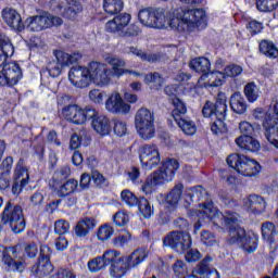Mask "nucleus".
<instances>
[{
	"mask_svg": "<svg viewBox=\"0 0 278 278\" xmlns=\"http://www.w3.org/2000/svg\"><path fill=\"white\" fill-rule=\"evenodd\" d=\"M110 66L105 63L92 61L87 66L76 65L68 72V80L75 88H88L93 84L98 88L110 86Z\"/></svg>",
	"mask_w": 278,
	"mask_h": 278,
	"instance_id": "obj_1",
	"label": "nucleus"
},
{
	"mask_svg": "<svg viewBox=\"0 0 278 278\" xmlns=\"http://www.w3.org/2000/svg\"><path fill=\"white\" fill-rule=\"evenodd\" d=\"M199 218L205 220H212L214 225H227L229 229V242L230 244H241L243 238L247 237V231L242 227H238L240 223V215L238 213L226 212L224 215L218 212V208L214 206L213 202L204 203L200 205V210L195 213Z\"/></svg>",
	"mask_w": 278,
	"mask_h": 278,
	"instance_id": "obj_2",
	"label": "nucleus"
},
{
	"mask_svg": "<svg viewBox=\"0 0 278 278\" xmlns=\"http://www.w3.org/2000/svg\"><path fill=\"white\" fill-rule=\"evenodd\" d=\"M138 20L146 27L153 29H175V10L164 14V9L144 8L139 10Z\"/></svg>",
	"mask_w": 278,
	"mask_h": 278,
	"instance_id": "obj_3",
	"label": "nucleus"
},
{
	"mask_svg": "<svg viewBox=\"0 0 278 278\" xmlns=\"http://www.w3.org/2000/svg\"><path fill=\"white\" fill-rule=\"evenodd\" d=\"M14 54H8L5 49L0 48V66H3L0 71V88H12L16 86L21 79H23V71L16 62L5 63L8 58H12Z\"/></svg>",
	"mask_w": 278,
	"mask_h": 278,
	"instance_id": "obj_4",
	"label": "nucleus"
},
{
	"mask_svg": "<svg viewBox=\"0 0 278 278\" xmlns=\"http://www.w3.org/2000/svg\"><path fill=\"white\" fill-rule=\"evenodd\" d=\"M226 162L230 168H233V170L242 177H257V175L262 173L260 162L244 154H230Z\"/></svg>",
	"mask_w": 278,
	"mask_h": 278,
	"instance_id": "obj_5",
	"label": "nucleus"
},
{
	"mask_svg": "<svg viewBox=\"0 0 278 278\" xmlns=\"http://www.w3.org/2000/svg\"><path fill=\"white\" fill-rule=\"evenodd\" d=\"M129 23H131V15L129 13H122L106 22L105 30L109 34H115L121 38L138 36V34H140V28L135 24L129 25Z\"/></svg>",
	"mask_w": 278,
	"mask_h": 278,
	"instance_id": "obj_6",
	"label": "nucleus"
},
{
	"mask_svg": "<svg viewBox=\"0 0 278 278\" xmlns=\"http://www.w3.org/2000/svg\"><path fill=\"white\" fill-rule=\"evenodd\" d=\"M178 29L181 31H194L207 27V14L203 9L184 11L177 16Z\"/></svg>",
	"mask_w": 278,
	"mask_h": 278,
	"instance_id": "obj_7",
	"label": "nucleus"
},
{
	"mask_svg": "<svg viewBox=\"0 0 278 278\" xmlns=\"http://www.w3.org/2000/svg\"><path fill=\"white\" fill-rule=\"evenodd\" d=\"M135 129L141 140H153L155 138V115L147 108L139 109L135 114Z\"/></svg>",
	"mask_w": 278,
	"mask_h": 278,
	"instance_id": "obj_8",
	"label": "nucleus"
},
{
	"mask_svg": "<svg viewBox=\"0 0 278 278\" xmlns=\"http://www.w3.org/2000/svg\"><path fill=\"white\" fill-rule=\"evenodd\" d=\"M252 116L256 121L263 122V128L265 129V138L269 144H273L278 149V127L273 122V113H269L268 109L256 108Z\"/></svg>",
	"mask_w": 278,
	"mask_h": 278,
	"instance_id": "obj_9",
	"label": "nucleus"
},
{
	"mask_svg": "<svg viewBox=\"0 0 278 278\" xmlns=\"http://www.w3.org/2000/svg\"><path fill=\"white\" fill-rule=\"evenodd\" d=\"M2 223H4V225H10L13 233H23V231H25L23 207L12 206V203L9 202L2 213Z\"/></svg>",
	"mask_w": 278,
	"mask_h": 278,
	"instance_id": "obj_10",
	"label": "nucleus"
},
{
	"mask_svg": "<svg viewBox=\"0 0 278 278\" xmlns=\"http://www.w3.org/2000/svg\"><path fill=\"white\" fill-rule=\"evenodd\" d=\"M62 114L66 121H70L74 125H85L86 121H90V118L97 116V110L81 109L77 104H71L63 109Z\"/></svg>",
	"mask_w": 278,
	"mask_h": 278,
	"instance_id": "obj_11",
	"label": "nucleus"
},
{
	"mask_svg": "<svg viewBox=\"0 0 278 278\" xmlns=\"http://www.w3.org/2000/svg\"><path fill=\"white\" fill-rule=\"evenodd\" d=\"M139 160L144 170H153L160 166L162 159L160 156V148L155 144H143L139 148Z\"/></svg>",
	"mask_w": 278,
	"mask_h": 278,
	"instance_id": "obj_12",
	"label": "nucleus"
},
{
	"mask_svg": "<svg viewBox=\"0 0 278 278\" xmlns=\"http://www.w3.org/2000/svg\"><path fill=\"white\" fill-rule=\"evenodd\" d=\"M203 116L205 118H214L220 116V118H226L227 116V96L224 92H219L216 98V103L207 101L202 110Z\"/></svg>",
	"mask_w": 278,
	"mask_h": 278,
	"instance_id": "obj_13",
	"label": "nucleus"
},
{
	"mask_svg": "<svg viewBox=\"0 0 278 278\" xmlns=\"http://www.w3.org/2000/svg\"><path fill=\"white\" fill-rule=\"evenodd\" d=\"M106 64L109 65V79L112 84V77H123V75H134V77H142V74L136 71H131L125 67V60L118 56H109L105 59Z\"/></svg>",
	"mask_w": 278,
	"mask_h": 278,
	"instance_id": "obj_14",
	"label": "nucleus"
},
{
	"mask_svg": "<svg viewBox=\"0 0 278 278\" xmlns=\"http://www.w3.org/2000/svg\"><path fill=\"white\" fill-rule=\"evenodd\" d=\"M104 106L110 114H129L131 112V105L123 99L118 91H113L108 96Z\"/></svg>",
	"mask_w": 278,
	"mask_h": 278,
	"instance_id": "obj_15",
	"label": "nucleus"
},
{
	"mask_svg": "<svg viewBox=\"0 0 278 278\" xmlns=\"http://www.w3.org/2000/svg\"><path fill=\"white\" fill-rule=\"evenodd\" d=\"M13 180V194H21V192H23V188L29 184V167L26 166L23 160H20L15 165Z\"/></svg>",
	"mask_w": 278,
	"mask_h": 278,
	"instance_id": "obj_16",
	"label": "nucleus"
},
{
	"mask_svg": "<svg viewBox=\"0 0 278 278\" xmlns=\"http://www.w3.org/2000/svg\"><path fill=\"white\" fill-rule=\"evenodd\" d=\"M176 225L179 227V229H182L181 231H176V251L177 253H186V251H188L192 245L190 233L184 231V229H188V220L185 218H179L176 222Z\"/></svg>",
	"mask_w": 278,
	"mask_h": 278,
	"instance_id": "obj_17",
	"label": "nucleus"
},
{
	"mask_svg": "<svg viewBox=\"0 0 278 278\" xmlns=\"http://www.w3.org/2000/svg\"><path fill=\"white\" fill-rule=\"evenodd\" d=\"M109 275L112 278H123L127 275L128 270H131L129 267V258H125V256H121V253L115 251V257L110 262Z\"/></svg>",
	"mask_w": 278,
	"mask_h": 278,
	"instance_id": "obj_18",
	"label": "nucleus"
},
{
	"mask_svg": "<svg viewBox=\"0 0 278 278\" xmlns=\"http://www.w3.org/2000/svg\"><path fill=\"white\" fill-rule=\"evenodd\" d=\"M2 20L5 24L14 29L15 31H23L25 29V25L23 24V17L21 13L16 11V9L7 7L1 12Z\"/></svg>",
	"mask_w": 278,
	"mask_h": 278,
	"instance_id": "obj_19",
	"label": "nucleus"
},
{
	"mask_svg": "<svg viewBox=\"0 0 278 278\" xmlns=\"http://www.w3.org/2000/svg\"><path fill=\"white\" fill-rule=\"evenodd\" d=\"M243 207L250 214L260 216L266 212V200L262 195L251 194L243 199Z\"/></svg>",
	"mask_w": 278,
	"mask_h": 278,
	"instance_id": "obj_20",
	"label": "nucleus"
},
{
	"mask_svg": "<svg viewBox=\"0 0 278 278\" xmlns=\"http://www.w3.org/2000/svg\"><path fill=\"white\" fill-rule=\"evenodd\" d=\"M114 257H116V251L108 250L102 256L90 260L87 265L89 273H99V270H103L105 266H110V263L114 261Z\"/></svg>",
	"mask_w": 278,
	"mask_h": 278,
	"instance_id": "obj_21",
	"label": "nucleus"
},
{
	"mask_svg": "<svg viewBox=\"0 0 278 278\" xmlns=\"http://www.w3.org/2000/svg\"><path fill=\"white\" fill-rule=\"evenodd\" d=\"M225 81H227V78H225V74L220 71L208 72L203 74L199 79L200 86L204 88H218L223 86Z\"/></svg>",
	"mask_w": 278,
	"mask_h": 278,
	"instance_id": "obj_22",
	"label": "nucleus"
},
{
	"mask_svg": "<svg viewBox=\"0 0 278 278\" xmlns=\"http://www.w3.org/2000/svg\"><path fill=\"white\" fill-rule=\"evenodd\" d=\"M235 142L239 149L249 153H257L262 149V144L257 139L253 138V135H240Z\"/></svg>",
	"mask_w": 278,
	"mask_h": 278,
	"instance_id": "obj_23",
	"label": "nucleus"
},
{
	"mask_svg": "<svg viewBox=\"0 0 278 278\" xmlns=\"http://www.w3.org/2000/svg\"><path fill=\"white\" fill-rule=\"evenodd\" d=\"M91 118V125L96 134H99V136H110V134L112 132V124L108 116L99 115V113L96 111V116Z\"/></svg>",
	"mask_w": 278,
	"mask_h": 278,
	"instance_id": "obj_24",
	"label": "nucleus"
},
{
	"mask_svg": "<svg viewBox=\"0 0 278 278\" xmlns=\"http://www.w3.org/2000/svg\"><path fill=\"white\" fill-rule=\"evenodd\" d=\"M262 233L264 240H266L271 249V251H277L278 249V233L275 224L267 222L262 225Z\"/></svg>",
	"mask_w": 278,
	"mask_h": 278,
	"instance_id": "obj_25",
	"label": "nucleus"
},
{
	"mask_svg": "<svg viewBox=\"0 0 278 278\" xmlns=\"http://www.w3.org/2000/svg\"><path fill=\"white\" fill-rule=\"evenodd\" d=\"M97 223L94 222L93 218L86 217L84 219H80L75 228H74V233L76 238H86L94 229Z\"/></svg>",
	"mask_w": 278,
	"mask_h": 278,
	"instance_id": "obj_26",
	"label": "nucleus"
},
{
	"mask_svg": "<svg viewBox=\"0 0 278 278\" xmlns=\"http://www.w3.org/2000/svg\"><path fill=\"white\" fill-rule=\"evenodd\" d=\"M164 181H166V177L161 170H156L152 175L148 176L146 182L141 187V190L146 194H151V192H153V188H155V186H160V184H164Z\"/></svg>",
	"mask_w": 278,
	"mask_h": 278,
	"instance_id": "obj_27",
	"label": "nucleus"
},
{
	"mask_svg": "<svg viewBox=\"0 0 278 278\" xmlns=\"http://www.w3.org/2000/svg\"><path fill=\"white\" fill-rule=\"evenodd\" d=\"M49 23L50 21L46 13L26 20L27 29H29V31H42V29L49 28Z\"/></svg>",
	"mask_w": 278,
	"mask_h": 278,
	"instance_id": "obj_28",
	"label": "nucleus"
},
{
	"mask_svg": "<svg viewBox=\"0 0 278 278\" xmlns=\"http://www.w3.org/2000/svg\"><path fill=\"white\" fill-rule=\"evenodd\" d=\"M54 56L56 59V63H59L63 68L64 66H70V64H75L81 60V54L79 52L68 54L62 50L54 51Z\"/></svg>",
	"mask_w": 278,
	"mask_h": 278,
	"instance_id": "obj_29",
	"label": "nucleus"
},
{
	"mask_svg": "<svg viewBox=\"0 0 278 278\" xmlns=\"http://www.w3.org/2000/svg\"><path fill=\"white\" fill-rule=\"evenodd\" d=\"M31 273L37 277H47L53 273V264L50 258H39L37 265L31 267Z\"/></svg>",
	"mask_w": 278,
	"mask_h": 278,
	"instance_id": "obj_30",
	"label": "nucleus"
},
{
	"mask_svg": "<svg viewBox=\"0 0 278 278\" xmlns=\"http://www.w3.org/2000/svg\"><path fill=\"white\" fill-rule=\"evenodd\" d=\"M230 108L235 114H244L247 112V100L242 97V93L235 92L230 97Z\"/></svg>",
	"mask_w": 278,
	"mask_h": 278,
	"instance_id": "obj_31",
	"label": "nucleus"
},
{
	"mask_svg": "<svg viewBox=\"0 0 278 278\" xmlns=\"http://www.w3.org/2000/svg\"><path fill=\"white\" fill-rule=\"evenodd\" d=\"M189 66L192 71H195V73H203V75H206L210 73L212 63H210V59L200 56L191 60Z\"/></svg>",
	"mask_w": 278,
	"mask_h": 278,
	"instance_id": "obj_32",
	"label": "nucleus"
},
{
	"mask_svg": "<svg viewBox=\"0 0 278 278\" xmlns=\"http://www.w3.org/2000/svg\"><path fill=\"white\" fill-rule=\"evenodd\" d=\"M257 235L248 232L239 247L242 248L245 253H254V251H257Z\"/></svg>",
	"mask_w": 278,
	"mask_h": 278,
	"instance_id": "obj_33",
	"label": "nucleus"
},
{
	"mask_svg": "<svg viewBox=\"0 0 278 278\" xmlns=\"http://www.w3.org/2000/svg\"><path fill=\"white\" fill-rule=\"evenodd\" d=\"M144 84L150 86L151 90H162L164 86V78L160 73H149L144 76Z\"/></svg>",
	"mask_w": 278,
	"mask_h": 278,
	"instance_id": "obj_34",
	"label": "nucleus"
},
{
	"mask_svg": "<svg viewBox=\"0 0 278 278\" xmlns=\"http://www.w3.org/2000/svg\"><path fill=\"white\" fill-rule=\"evenodd\" d=\"M126 53H128V55H136L137 58H140L142 62H157V60H160L157 54H147L136 47L126 48Z\"/></svg>",
	"mask_w": 278,
	"mask_h": 278,
	"instance_id": "obj_35",
	"label": "nucleus"
},
{
	"mask_svg": "<svg viewBox=\"0 0 278 278\" xmlns=\"http://www.w3.org/2000/svg\"><path fill=\"white\" fill-rule=\"evenodd\" d=\"M147 251L144 249H138L131 253L129 256H124L128 260L129 268H136L139 264H142L143 260H147Z\"/></svg>",
	"mask_w": 278,
	"mask_h": 278,
	"instance_id": "obj_36",
	"label": "nucleus"
},
{
	"mask_svg": "<svg viewBox=\"0 0 278 278\" xmlns=\"http://www.w3.org/2000/svg\"><path fill=\"white\" fill-rule=\"evenodd\" d=\"M67 3L68 5L64 11L63 16L70 21H75L77 14L81 11V3L77 0H68Z\"/></svg>",
	"mask_w": 278,
	"mask_h": 278,
	"instance_id": "obj_37",
	"label": "nucleus"
},
{
	"mask_svg": "<svg viewBox=\"0 0 278 278\" xmlns=\"http://www.w3.org/2000/svg\"><path fill=\"white\" fill-rule=\"evenodd\" d=\"M244 94L250 103H255L262 94V90L255 83H248L244 87Z\"/></svg>",
	"mask_w": 278,
	"mask_h": 278,
	"instance_id": "obj_38",
	"label": "nucleus"
},
{
	"mask_svg": "<svg viewBox=\"0 0 278 278\" xmlns=\"http://www.w3.org/2000/svg\"><path fill=\"white\" fill-rule=\"evenodd\" d=\"M260 51L266 58H271V59L278 58V49H277V46L273 43V41L262 40L260 42Z\"/></svg>",
	"mask_w": 278,
	"mask_h": 278,
	"instance_id": "obj_39",
	"label": "nucleus"
},
{
	"mask_svg": "<svg viewBox=\"0 0 278 278\" xmlns=\"http://www.w3.org/2000/svg\"><path fill=\"white\" fill-rule=\"evenodd\" d=\"M160 172L164 175L165 181H173L175 177V160L166 159L163 161V165Z\"/></svg>",
	"mask_w": 278,
	"mask_h": 278,
	"instance_id": "obj_40",
	"label": "nucleus"
},
{
	"mask_svg": "<svg viewBox=\"0 0 278 278\" xmlns=\"http://www.w3.org/2000/svg\"><path fill=\"white\" fill-rule=\"evenodd\" d=\"M123 0H103V10L106 14H118L123 12Z\"/></svg>",
	"mask_w": 278,
	"mask_h": 278,
	"instance_id": "obj_41",
	"label": "nucleus"
},
{
	"mask_svg": "<svg viewBox=\"0 0 278 278\" xmlns=\"http://www.w3.org/2000/svg\"><path fill=\"white\" fill-rule=\"evenodd\" d=\"M179 129L186 134V136H194L197 134V124L190 118H179L176 121Z\"/></svg>",
	"mask_w": 278,
	"mask_h": 278,
	"instance_id": "obj_42",
	"label": "nucleus"
},
{
	"mask_svg": "<svg viewBox=\"0 0 278 278\" xmlns=\"http://www.w3.org/2000/svg\"><path fill=\"white\" fill-rule=\"evenodd\" d=\"M278 8V0H256V9L258 12H275Z\"/></svg>",
	"mask_w": 278,
	"mask_h": 278,
	"instance_id": "obj_43",
	"label": "nucleus"
},
{
	"mask_svg": "<svg viewBox=\"0 0 278 278\" xmlns=\"http://www.w3.org/2000/svg\"><path fill=\"white\" fill-rule=\"evenodd\" d=\"M77 186H79V182L77 180L75 179L67 180L58 190L59 197H67V194H73V192L77 190Z\"/></svg>",
	"mask_w": 278,
	"mask_h": 278,
	"instance_id": "obj_44",
	"label": "nucleus"
},
{
	"mask_svg": "<svg viewBox=\"0 0 278 278\" xmlns=\"http://www.w3.org/2000/svg\"><path fill=\"white\" fill-rule=\"evenodd\" d=\"M114 236V227H112L110 224H104L99 227L97 238L101 242H105V240H110Z\"/></svg>",
	"mask_w": 278,
	"mask_h": 278,
	"instance_id": "obj_45",
	"label": "nucleus"
},
{
	"mask_svg": "<svg viewBox=\"0 0 278 278\" xmlns=\"http://www.w3.org/2000/svg\"><path fill=\"white\" fill-rule=\"evenodd\" d=\"M211 131H213L216 136H218V134H225V131H227V127L225 126V117H220V115L214 117L211 123Z\"/></svg>",
	"mask_w": 278,
	"mask_h": 278,
	"instance_id": "obj_46",
	"label": "nucleus"
},
{
	"mask_svg": "<svg viewBox=\"0 0 278 278\" xmlns=\"http://www.w3.org/2000/svg\"><path fill=\"white\" fill-rule=\"evenodd\" d=\"M121 199L125 203V205H128V207H136L138 205V197L134 194L130 190H123L121 193Z\"/></svg>",
	"mask_w": 278,
	"mask_h": 278,
	"instance_id": "obj_47",
	"label": "nucleus"
},
{
	"mask_svg": "<svg viewBox=\"0 0 278 278\" xmlns=\"http://www.w3.org/2000/svg\"><path fill=\"white\" fill-rule=\"evenodd\" d=\"M137 204L139 207V212L143 216V218H151V216H153V208H151L149 200L140 198Z\"/></svg>",
	"mask_w": 278,
	"mask_h": 278,
	"instance_id": "obj_48",
	"label": "nucleus"
},
{
	"mask_svg": "<svg viewBox=\"0 0 278 278\" xmlns=\"http://www.w3.org/2000/svg\"><path fill=\"white\" fill-rule=\"evenodd\" d=\"M113 131L115 136L123 138V136H127V122L118 118L113 119Z\"/></svg>",
	"mask_w": 278,
	"mask_h": 278,
	"instance_id": "obj_49",
	"label": "nucleus"
},
{
	"mask_svg": "<svg viewBox=\"0 0 278 278\" xmlns=\"http://www.w3.org/2000/svg\"><path fill=\"white\" fill-rule=\"evenodd\" d=\"M88 97L92 103H96L97 105H103V101L108 97V93L100 89H92L89 91Z\"/></svg>",
	"mask_w": 278,
	"mask_h": 278,
	"instance_id": "obj_50",
	"label": "nucleus"
},
{
	"mask_svg": "<svg viewBox=\"0 0 278 278\" xmlns=\"http://www.w3.org/2000/svg\"><path fill=\"white\" fill-rule=\"evenodd\" d=\"M223 73L226 79H229V77H238V75H242V66L230 64L224 68Z\"/></svg>",
	"mask_w": 278,
	"mask_h": 278,
	"instance_id": "obj_51",
	"label": "nucleus"
},
{
	"mask_svg": "<svg viewBox=\"0 0 278 278\" xmlns=\"http://www.w3.org/2000/svg\"><path fill=\"white\" fill-rule=\"evenodd\" d=\"M0 49H5L7 55H14V46L5 34L0 31Z\"/></svg>",
	"mask_w": 278,
	"mask_h": 278,
	"instance_id": "obj_52",
	"label": "nucleus"
},
{
	"mask_svg": "<svg viewBox=\"0 0 278 278\" xmlns=\"http://www.w3.org/2000/svg\"><path fill=\"white\" fill-rule=\"evenodd\" d=\"M113 223L117 227H125L129 223V214L125 211H119L113 215Z\"/></svg>",
	"mask_w": 278,
	"mask_h": 278,
	"instance_id": "obj_53",
	"label": "nucleus"
},
{
	"mask_svg": "<svg viewBox=\"0 0 278 278\" xmlns=\"http://www.w3.org/2000/svg\"><path fill=\"white\" fill-rule=\"evenodd\" d=\"M70 229H71V224H68V222L64 219H59L54 224V231L55 233H59V236L68 233Z\"/></svg>",
	"mask_w": 278,
	"mask_h": 278,
	"instance_id": "obj_54",
	"label": "nucleus"
},
{
	"mask_svg": "<svg viewBox=\"0 0 278 278\" xmlns=\"http://www.w3.org/2000/svg\"><path fill=\"white\" fill-rule=\"evenodd\" d=\"M239 131L241 136H253L255 128L251 123L243 121L239 124Z\"/></svg>",
	"mask_w": 278,
	"mask_h": 278,
	"instance_id": "obj_55",
	"label": "nucleus"
},
{
	"mask_svg": "<svg viewBox=\"0 0 278 278\" xmlns=\"http://www.w3.org/2000/svg\"><path fill=\"white\" fill-rule=\"evenodd\" d=\"M43 201H45V195L40 191L33 193L29 198V204L31 207H40Z\"/></svg>",
	"mask_w": 278,
	"mask_h": 278,
	"instance_id": "obj_56",
	"label": "nucleus"
},
{
	"mask_svg": "<svg viewBox=\"0 0 278 278\" xmlns=\"http://www.w3.org/2000/svg\"><path fill=\"white\" fill-rule=\"evenodd\" d=\"M129 240H131V235L129 232H124L113 239V244L117 248L125 247Z\"/></svg>",
	"mask_w": 278,
	"mask_h": 278,
	"instance_id": "obj_57",
	"label": "nucleus"
},
{
	"mask_svg": "<svg viewBox=\"0 0 278 278\" xmlns=\"http://www.w3.org/2000/svg\"><path fill=\"white\" fill-rule=\"evenodd\" d=\"M201 240L206 247H214V244H216V237L207 230L202 231Z\"/></svg>",
	"mask_w": 278,
	"mask_h": 278,
	"instance_id": "obj_58",
	"label": "nucleus"
},
{
	"mask_svg": "<svg viewBox=\"0 0 278 278\" xmlns=\"http://www.w3.org/2000/svg\"><path fill=\"white\" fill-rule=\"evenodd\" d=\"M62 65L56 63L55 61L49 63L48 65V73L50 77H60L62 73Z\"/></svg>",
	"mask_w": 278,
	"mask_h": 278,
	"instance_id": "obj_59",
	"label": "nucleus"
},
{
	"mask_svg": "<svg viewBox=\"0 0 278 278\" xmlns=\"http://www.w3.org/2000/svg\"><path fill=\"white\" fill-rule=\"evenodd\" d=\"M163 205L166 210H169V212H173V210H175V191H170L165 197Z\"/></svg>",
	"mask_w": 278,
	"mask_h": 278,
	"instance_id": "obj_60",
	"label": "nucleus"
},
{
	"mask_svg": "<svg viewBox=\"0 0 278 278\" xmlns=\"http://www.w3.org/2000/svg\"><path fill=\"white\" fill-rule=\"evenodd\" d=\"M24 253L27 255V257L34 258L36 255H38V245L34 242L27 243L24 247Z\"/></svg>",
	"mask_w": 278,
	"mask_h": 278,
	"instance_id": "obj_61",
	"label": "nucleus"
},
{
	"mask_svg": "<svg viewBox=\"0 0 278 278\" xmlns=\"http://www.w3.org/2000/svg\"><path fill=\"white\" fill-rule=\"evenodd\" d=\"M269 114H271V121L277 127L278 125V100H275L271 104V108L267 109Z\"/></svg>",
	"mask_w": 278,
	"mask_h": 278,
	"instance_id": "obj_62",
	"label": "nucleus"
},
{
	"mask_svg": "<svg viewBox=\"0 0 278 278\" xmlns=\"http://www.w3.org/2000/svg\"><path fill=\"white\" fill-rule=\"evenodd\" d=\"M56 251H65L68 249V239L65 237L60 236L54 243Z\"/></svg>",
	"mask_w": 278,
	"mask_h": 278,
	"instance_id": "obj_63",
	"label": "nucleus"
},
{
	"mask_svg": "<svg viewBox=\"0 0 278 278\" xmlns=\"http://www.w3.org/2000/svg\"><path fill=\"white\" fill-rule=\"evenodd\" d=\"M55 278H76V276L68 269L59 268L56 270Z\"/></svg>",
	"mask_w": 278,
	"mask_h": 278,
	"instance_id": "obj_64",
	"label": "nucleus"
}]
</instances>
